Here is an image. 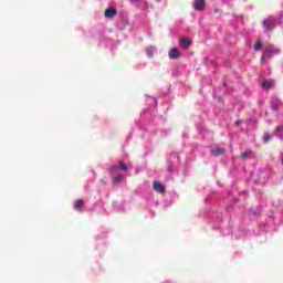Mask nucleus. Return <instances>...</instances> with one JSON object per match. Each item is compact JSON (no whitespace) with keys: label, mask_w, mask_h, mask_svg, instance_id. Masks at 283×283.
I'll list each match as a JSON object with an SVG mask.
<instances>
[{"label":"nucleus","mask_w":283,"mask_h":283,"mask_svg":"<svg viewBox=\"0 0 283 283\" xmlns=\"http://www.w3.org/2000/svg\"><path fill=\"white\" fill-rule=\"evenodd\" d=\"M192 8L197 12L205 11V8H207V0H195L192 3Z\"/></svg>","instance_id":"1"},{"label":"nucleus","mask_w":283,"mask_h":283,"mask_svg":"<svg viewBox=\"0 0 283 283\" xmlns=\"http://www.w3.org/2000/svg\"><path fill=\"white\" fill-rule=\"evenodd\" d=\"M263 52L265 53V56H268V59H271L273 55L280 54V49L270 45Z\"/></svg>","instance_id":"2"},{"label":"nucleus","mask_w":283,"mask_h":283,"mask_svg":"<svg viewBox=\"0 0 283 283\" xmlns=\"http://www.w3.org/2000/svg\"><path fill=\"white\" fill-rule=\"evenodd\" d=\"M168 56L171 61L178 60V57L180 56V50H178L177 48L170 49L168 52Z\"/></svg>","instance_id":"3"},{"label":"nucleus","mask_w":283,"mask_h":283,"mask_svg":"<svg viewBox=\"0 0 283 283\" xmlns=\"http://www.w3.org/2000/svg\"><path fill=\"white\" fill-rule=\"evenodd\" d=\"M116 14H118V11H116V9H114V8H108L104 12L105 19H114V17H116Z\"/></svg>","instance_id":"4"},{"label":"nucleus","mask_w":283,"mask_h":283,"mask_svg":"<svg viewBox=\"0 0 283 283\" xmlns=\"http://www.w3.org/2000/svg\"><path fill=\"white\" fill-rule=\"evenodd\" d=\"M153 189H155V191H157L158 193H165L166 191L165 186L160 184V181H155L153 184Z\"/></svg>","instance_id":"5"},{"label":"nucleus","mask_w":283,"mask_h":283,"mask_svg":"<svg viewBox=\"0 0 283 283\" xmlns=\"http://www.w3.org/2000/svg\"><path fill=\"white\" fill-rule=\"evenodd\" d=\"M263 25H264L265 32H269V31L273 30V28H275V22H273L269 19H265L263 21Z\"/></svg>","instance_id":"6"},{"label":"nucleus","mask_w":283,"mask_h":283,"mask_svg":"<svg viewBox=\"0 0 283 283\" xmlns=\"http://www.w3.org/2000/svg\"><path fill=\"white\" fill-rule=\"evenodd\" d=\"M179 45H181V48H185L187 50L189 49V45H191V40L189 38H181Z\"/></svg>","instance_id":"7"},{"label":"nucleus","mask_w":283,"mask_h":283,"mask_svg":"<svg viewBox=\"0 0 283 283\" xmlns=\"http://www.w3.org/2000/svg\"><path fill=\"white\" fill-rule=\"evenodd\" d=\"M274 86H275V81H273V80H264L263 87L265 90H271V87H274Z\"/></svg>","instance_id":"8"},{"label":"nucleus","mask_w":283,"mask_h":283,"mask_svg":"<svg viewBox=\"0 0 283 283\" xmlns=\"http://www.w3.org/2000/svg\"><path fill=\"white\" fill-rule=\"evenodd\" d=\"M83 205H84L83 199H80V200L75 201V210L76 211H83Z\"/></svg>","instance_id":"9"},{"label":"nucleus","mask_w":283,"mask_h":283,"mask_svg":"<svg viewBox=\"0 0 283 283\" xmlns=\"http://www.w3.org/2000/svg\"><path fill=\"white\" fill-rule=\"evenodd\" d=\"M123 182V175H117L113 179V185H120Z\"/></svg>","instance_id":"10"},{"label":"nucleus","mask_w":283,"mask_h":283,"mask_svg":"<svg viewBox=\"0 0 283 283\" xmlns=\"http://www.w3.org/2000/svg\"><path fill=\"white\" fill-rule=\"evenodd\" d=\"M154 52H155L154 46H148V48L146 49V54H147V56H148L149 59H151V57L154 56Z\"/></svg>","instance_id":"11"},{"label":"nucleus","mask_w":283,"mask_h":283,"mask_svg":"<svg viewBox=\"0 0 283 283\" xmlns=\"http://www.w3.org/2000/svg\"><path fill=\"white\" fill-rule=\"evenodd\" d=\"M211 153L213 154V156H221V154H224V148H216L211 150Z\"/></svg>","instance_id":"12"},{"label":"nucleus","mask_w":283,"mask_h":283,"mask_svg":"<svg viewBox=\"0 0 283 283\" xmlns=\"http://www.w3.org/2000/svg\"><path fill=\"white\" fill-rule=\"evenodd\" d=\"M254 50L258 52L262 50V40H258L254 44Z\"/></svg>","instance_id":"13"},{"label":"nucleus","mask_w":283,"mask_h":283,"mask_svg":"<svg viewBox=\"0 0 283 283\" xmlns=\"http://www.w3.org/2000/svg\"><path fill=\"white\" fill-rule=\"evenodd\" d=\"M252 151L251 150H248L245 153H242L241 154V158H243V160H247V158H249V156H251Z\"/></svg>","instance_id":"14"},{"label":"nucleus","mask_w":283,"mask_h":283,"mask_svg":"<svg viewBox=\"0 0 283 283\" xmlns=\"http://www.w3.org/2000/svg\"><path fill=\"white\" fill-rule=\"evenodd\" d=\"M118 165H119V169H122V171H127V165L125 163L119 161Z\"/></svg>","instance_id":"15"},{"label":"nucleus","mask_w":283,"mask_h":283,"mask_svg":"<svg viewBox=\"0 0 283 283\" xmlns=\"http://www.w3.org/2000/svg\"><path fill=\"white\" fill-rule=\"evenodd\" d=\"M263 138L265 143H269V140H271V135H269V133H265Z\"/></svg>","instance_id":"16"},{"label":"nucleus","mask_w":283,"mask_h":283,"mask_svg":"<svg viewBox=\"0 0 283 283\" xmlns=\"http://www.w3.org/2000/svg\"><path fill=\"white\" fill-rule=\"evenodd\" d=\"M266 59H269V55H266V53L263 52V55L261 56V63H264V61H266Z\"/></svg>","instance_id":"17"},{"label":"nucleus","mask_w":283,"mask_h":283,"mask_svg":"<svg viewBox=\"0 0 283 283\" xmlns=\"http://www.w3.org/2000/svg\"><path fill=\"white\" fill-rule=\"evenodd\" d=\"M273 112H279L280 106L277 104H272Z\"/></svg>","instance_id":"18"},{"label":"nucleus","mask_w":283,"mask_h":283,"mask_svg":"<svg viewBox=\"0 0 283 283\" xmlns=\"http://www.w3.org/2000/svg\"><path fill=\"white\" fill-rule=\"evenodd\" d=\"M108 171H111V172L116 171V166H113V167L108 168Z\"/></svg>","instance_id":"19"},{"label":"nucleus","mask_w":283,"mask_h":283,"mask_svg":"<svg viewBox=\"0 0 283 283\" xmlns=\"http://www.w3.org/2000/svg\"><path fill=\"white\" fill-rule=\"evenodd\" d=\"M133 3H136V1H138V0H130Z\"/></svg>","instance_id":"20"},{"label":"nucleus","mask_w":283,"mask_h":283,"mask_svg":"<svg viewBox=\"0 0 283 283\" xmlns=\"http://www.w3.org/2000/svg\"><path fill=\"white\" fill-rule=\"evenodd\" d=\"M237 125H240V122H237Z\"/></svg>","instance_id":"21"},{"label":"nucleus","mask_w":283,"mask_h":283,"mask_svg":"<svg viewBox=\"0 0 283 283\" xmlns=\"http://www.w3.org/2000/svg\"><path fill=\"white\" fill-rule=\"evenodd\" d=\"M157 1H160V0H157Z\"/></svg>","instance_id":"22"}]
</instances>
